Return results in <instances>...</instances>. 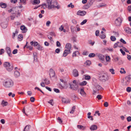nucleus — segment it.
Instances as JSON below:
<instances>
[{
	"mask_svg": "<svg viewBox=\"0 0 131 131\" xmlns=\"http://www.w3.org/2000/svg\"><path fill=\"white\" fill-rule=\"evenodd\" d=\"M95 54L94 53H90L89 55V57L90 58H92L95 57Z\"/></svg>",
	"mask_w": 131,
	"mask_h": 131,
	"instance_id": "obj_37",
	"label": "nucleus"
},
{
	"mask_svg": "<svg viewBox=\"0 0 131 131\" xmlns=\"http://www.w3.org/2000/svg\"><path fill=\"white\" fill-rule=\"evenodd\" d=\"M79 54V53L78 51H75L73 52L72 54V57H76L77 54Z\"/></svg>",
	"mask_w": 131,
	"mask_h": 131,
	"instance_id": "obj_29",
	"label": "nucleus"
},
{
	"mask_svg": "<svg viewBox=\"0 0 131 131\" xmlns=\"http://www.w3.org/2000/svg\"><path fill=\"white\" fill-rule=\"evenodd\" d=\"M73 74L75 77H77L79 75L78 71L76 69H74L73 71Z\"/></svg>",
	"mask_w": 131,
	"mask_h": 131,
	"instance_id": "obj_13",
	"label": "nucleus"
},
{
	"mask_svg": "<svg viewBox=\"0 0 131 131\" xmlns=\"http://www.w3.org/2000/svg\"><path fill=\"white\" fill-rule=\"evenodd\" d=\"M124 30L126 32L129 34L131 33V29L129 27H126L125 29Z\"/></svg>",
	"mask_w": 131,
	"mask_h": 131,
	"instance_id": "obj_14",
	"label": "nucleus"
},
{
	"mask_svg": "<svg viewBox=\"0 0 131 131\" xmlns=\"http://www.w3.org/2000/svg\"><path fill=\"white\" fill-rule=\"evenodd\" d=\"M111 73L113 74H115V73L114 72V70L112 69H109Z\"/></svg>",
	"mask_w": 131,
	"mask_h": 131,
	"instance_id": "obj_41",
	"label": "nucleus"
},
{
	"mask_svg": "<svg viewBox=\"0 0 131 131\" xmlns=\"http://www.w3.org/2000/svg\"><path fill=\"white\" fill-rule=\"evenodd\" d=\"M85 77V79L86 80H89L91 79V77L89 75L87 74H85L84 75Z\"/></svg>",
	"mask_w": 131,
	"mask_h": 131,
	"instance_id": "obj_30",
	"label": "nucleus"
},
{
	"mask_svg": "<svg viewBox=\"0 0 131 131\" xmlns=\"http://www.w3.org/2000/svg\"><path fill=\"white\" fill-rule=\"evenodd\" d=\"M8 104V103L7 102L5 101L4 100H3L2 103V105L3 106H6Z\"/></svg>",
	"mask_w": 131,
	"mask_h": 131,
	"instance_id": "obj_31",
	"label": "nucleus"
},
{
	"mask_svg": "<svg viewBox=\"0 0 131 131\" xmlns=\"http://www.w3.org/2000/svg\"><path fill=\"white\" fill-rule=\"evenodd\" d=\"M62 101L63 103H65L66 104L69 103L70 101L68 99H66L64 98H62Z\"/></svg>",
	"mask_w": 131,
	"mask_h": 131,
	"instance_id": "obj_19",
	"label": "nucleus"
},
{
	"mask_svg": "<svg viewBox=\"0 0 131 131\" xmlns=\"http://www.w3.org/2000/svg\"><path fill=\"white\" fill-rule=\"evenodd\" d=\"M75 106H73V107H72V110L70 112V113L73 114V113L75 109Z\"/></svg>",
	"mask_w": 131,
	"mask_h": 131,
	"instance_id": "obj_36",
	"label": "nucleus"
},
{
	"mask_svg": "<svg viewBox=\"0 0 131 131\" xmlns=\"http://www.w3.org/2000/svg\"><path fill=\"white\" fill-rule=\"evenodd\" d=\"M121 70L120 72L121 74H125L126 73V71H125L124 68H121Z\"/></svg>",
	"mask_w": 131,
	"mask_h": 131,
	"instance_id": "obj_33",
	"label": "nucleus"
},
{
	"mask_svg": "<svg viewBox=\"0 0 131 131\" xmlns=\"http://www.w3.org/2000/svg\"><path fill=\"white\" fill-rule=\"evenodd\" d=\"M37 49L39 50H43V48L42 47L38 44V45L37 46Z\"/></svg>",
	"mask_w": 131,
	"mask_h": 131,
	"instance_id": "obj_34",
	"label": "nucleus"
},
{
	"mask_svg": "<svg viewBox=\"0 0 131 131\" xmlns=\"http://www.w3.org/2000/svg\"><path fill=\"white\" fill-rule=\"evenodd\" d=\"M106 5L104 3H102L101 4H100V5H99V7H100L102 6H106Z\"/></svg>",
	"mask_w": 131,
	"mask_h": 131,
	"instance_id": "obj_55",
	"label": "nucleus"
},
{
	"mask_svg": "<svg viewBox=\"0 0 131 131\" xmlns=\"http://www.w3.org/2000/svg\"><path fill=\"white\" fill-rule=\"evenodd\" d=\"M4 66L8 71H11L13 69V65H11L8 62H5L4 63Z\"/></svg>",
	"mask_w": 131,
	"mask_h": 131,
	"instance_id": "obj_2",
	"label": "nucleus"
},
{
	"mask_svg": "<svg viewBox=\"0 0 131 131\" xmlns=\"http://www.w3.org/2000/svg\"><path fill=\"white\" fill-rule=\"evenodd\" d=\"M52 6H53V7L52 8H57V9H59L60 8V6L58 5H57V6H54V5H52Z\"/></svg>",
	"mask_w": 131,
	"mask_h": 131,
	"instance_id": "obj_42",
	"label": "nucleus"
},
{
	"mask_svg": "<svg viewBox=\"0 0 131 131\" xmlns=\"http://www.w3.org/2000/svg\"><path fill=\"white\" fill-rule=\"evenodd\" d=\"M55 73L54 71L52 69H51L49 71V74L50 78L54 76Z\"/></svg>",
	"mask_w": 131,
	"mask_h": 131,
	"instance_id": "obj_9",
	"label": "nucleus"
},
{
	"mask_svg": "<svg viewBox=\"0 0 131 131\" xmlns=\"http://www.w3.org/2000/svg\"><path fill=\"white\" fill-rule=\"evenodd\" d=\"M47 6L46 5V4L44 3V4H43L41 5V8L43 9H45L46 8Z\"/></svg>",
	"mask_w": 131,
	"mask_h": 131,
	"instance_id": "obj_48",
	"label": "nucleus"
},
{
	"mask_svg": "<svg viewBox=\"0 0 131 131\" xmlns=\"http://www.w3.org/2000/svg\"><path fill=\"white\" fill-rule=\"evenodd\" d=\"M48 4V8L49 9L52 8L53 7L52 6L53 3H52V0H46Z\"/></svg>",
	"mask_w": 131,
	"mask_h": 131,
	"instance_id": "obj_7",
	"label": "nucleus"
},
{
	"mask_svg": "<svg viewBox=\"0 0 131 131\" xmlns=\"http://www.w3.org/2000/svg\"><path fill=\"white\" fill-rule=\"evenodd\" d=\"M68 7H71V8H73L74 7V6L72 5V3H70V4L68 5Z\"/></svg>",
	"mask_w": 131,
	"mask_h": 131,
	"instance_id": "obj_45",
	"label": "nucleus"
},
{
	"mask_svg": "<svg viewBox=\"0 0 131 131\" xmlns=\"http://www.w3.org/2000/svg\"><path fill=\"white\" fill-rule=\"evenodd\" d=\"M20 29L24 31V32H26L27 30V29L24 25L21 26Z\"/></svg>",
	"mask_w": 131,
	"mask_h": 131,
	"instance_id": "obj_20",
	"label": "nucleus"
},
{
	"mask_svg": "<svg viewBox=\"0 0 131 131\" xmlns=\"http://www.w3.org/2000/svg\"><path fill=\"white\" fill-rule=\"evenodd\" d=\"M39 0H34L32 4L33 5L38 4L40 3Z\"/></svg>",
	"mask_w": 131,
	"mask_h": 131,
	"instance_id": "obj_28",
	"label": "nucleus"
},
{
	"mask_svg": "<svg viewBox=\"0 0 131 131\" xmlns=\"http://www.w3.org/2000/svg\"><path fill=\"white\" fill-rule=\"evenodd\" d=\"M3 85L5 88H10L14 85V82L11 79H6L3 82Z\"/></svg>",
	"mask_w": 131,
	"mask_h": 131,
	"instance_id": "obj_1",
	"label": "nucleus"
},
{
	"mask_svg": "<svg viewBox=\"0 0 131 131\" xmlns=\"http://www.w3.org/2000/svg\"><path fill=\"white\" fill-rule=\"evenodd\" d=\"M126 91L128 92H130L131 91V88L128 87L126 88Z\"/></svg>",
	"mask_w": 131,
	"mask_h": 131,
	"instance_id": "obj_47",
	"label": "nucleus"
},
{
	"mask_svg": "<svg viewBox=\"0 0 131 131\" xmlns=\"http://www.w3.org/2000/svg\"><path fill=\"white\" fill-rule=\"evenodd\" d=\"M80 93L84 97L86 96V94L83 89H81Z\"/></svg>",
	"mask_w": 131,
	"mask_h": 131,
	"instance_id": "obj_18",
	"label": "nucleus"
},
{
	"mask_svg": "<svg viewBox=\"0 0 131 131\" xmlns=\"http://www.w3.org/2000/svg\"><path fill=\"white\" fill-rule=\"evenodd\" d=\"M26 0H20V2L23 4H26Z\"/></svg>",
	"mask_w": 131,
	"mask_h": 131,
	"instance_id": "obj_56",
	"label": "nucleus"
},
{
	"mask_svg": "<svg viewBox=\"0 0 131 131\" xmlns=\"http://www.w3.org/2000/svg\"><path fill=\"white\" fill-rule=\"evenodd\" d=\"M44 81H46L45 82V83L46 84H48L50 83V81L49 80H47L46 78L44 79Z\"/></svg>",
	"mask_w": 131,
	"mask_h": 131,
	"instance_id": "obj_39",
	"label": "nucleus"
},
{
	"mask_svg": "<svg viewBox=\"0 0 131 131\" xmlns=\"http://www.w3.org/2000/svg\"><path fill=\"white\" fill-rule=\"evenodd\" d=\"M17 52V50L15 49L13 50V53L14 54H16Z\"/></svg>",
	"mask_w": 131,
	"mask_h": 131,
	"instance_id": "obj_64",
	"label": "nucleus"
},
{
	"mask_svg": "<svg viewBox=\"0 0 131 131\" xmlns=\"http://www.w3.org/2000/svg\"><path fill=\"white\" fill-rule=\"evenodd\" d=\"M0 5L3 8H5L7 6L6 4L5 3H3L1 2L0 3Z\"/></svg>",
	"mask_w": 131,
	"mask_h": 131,
	"instance_id": "obj_26",
	"label": "nucleus"
},
{
	"mask_svg": "<svg viewBox=\"0 0 131 131\" xmlns=\"http://www.w3.org/2000/svg\"><path fill=\"white\" fill-rule=\"evenodd\" d=\"M8 96H10L11 95H12V97H14L15 95V94H12V92H10L8 94Z\"/></svg>",
	"mask_w": 131,
	"mask_h": 131,
	"instance_id": "obj_46",
	"label": "nucleus"
},
{
	"mask_svg": "<svg viewBox=\"0 0 131 131\" xmlns=\"http://www.w3.org/2000/svg\"><path fill=\"white\" fill-rule=\"evenodd\" d=\"M86 13V12L85 11H81L79 10L77 12V14L78 15L81 16H83L85 15Z\"/></svg>",
	"mask_w": 131,
	"mask_h": 131,
	"instance_id": "obj_10",
	"label": "nucleus"
},
{
	"mask_svg": "<svg viewBox=\"0 0 131 131\" xmlns=\"http://www.w3.org/2000/svg\"><path fill=\"white\" fill-rule=\"evenodd\" d=\"M87 83L86 81H83L80 83V85L81 86H84L86 85Z\"/></svg>",
	"mask_w": 131,
	"mask_h": 131,
	"instance_id": "obj_32",
	"label": "nucleus"
},
{
	"mask_svg": "<svg viewBox=\"0 0 131 131\" xmlns=\"http://www.w3.org/2000/svg\"><path fill=\"white\" fill-rule=\"evenodd\" d=\"M1 25L2 27L4 28H6L7 26L6 22H5L4 23H2Z\"/></svg>",
	"mask_w": 131,
	"mask_h": 131,
	"instance_id": "obj_27",
	"label": "nucleus"
},
{
	"mask_svg": "<svg viewBox=\"0 0 131 131\" xmlns=\"http://www.w3.org/2000/svg\"><path fill=\"white\" fill-rule=\"evenodd\" d=\"M33 54L34 57V60H35V58H37V53L36 52H34L33 53Z\"/></svg>",
	"mask_w": 131,
	"mask_h": 131,
	"instance_id": "obj_53",
	"label": "nucleus"
},
{
	"mask_svg": "<svg viewBox=\"0 0 131 131\" xmlns=\"http://www.w3.org/2000/svg\"><path fill=\"white\" fill-rule=\"evenodd\" d=\"M97 56L99 59L101 61H104V56L103 55L101 54H98Z\"/></svg>",
	"mask_w": 131,
	"mask_h": 131,
	"instance_id": "obj_15",
	"label": "nucleus"
},
{
	"mask_svg": "<svg viewBox=\"0 0 131 131\" xmlns=\"http://www.w3.org/2000/svg\"><path fill=\"white\" fill-rule=\"evenodd\" d=\"M54 91L56 93H59L60 92V90L58 89L54 88Z\"/></svg>",
	"mask_w": 131,
	"mask_h": 131,
	"instance_id": "obj_57",
	"label": "nucleus"
},
{
	"mask_svg": "<svg viewBox=\"0 0 131 131\" xmlns=\"http://www.w3.org/2000/svg\"><path fill=\"white\" fill-rule=\"evenodd\" d=\"M70 88L73 90H76L78 89V86L77 84L70 83Z\"/></svg>",
	"mask_w": 131,
	"mask_h": 131,
	"instance_id": "obj_8",
	"label": "nucleus"
},
{
	"mask_svg": "<svg viewBox=\"0 0 131 131\" xmlns=\"http://www.w3.org/2000/svg\"><path fill=\"white\" fill-rule=\"evenodd\" d=\"M35 100V98L33 97H31L30 98V101L31 102H34Z\"/></svg>",
	"mask_w": 131,
	"mask_h": 131,
	"instance_id": "obj_61",
	"label": "nucleus"
},
{
	"mask_svg": "<svg viewBox=\"0 0 131 131\" xmlns=\"http://www.w3.org/2000/svg\"><path fill=\"white\" fill-rule=\"evenodd\" d=\"M95 0H89L88 2V8L90 6H91L95 2Z\"/></svg>",
	"mask_w": 131,
	"mask_h": 131,
	"instance_id": "obj_17",
	"label": "nucleus"
},
{
	"mask_svg": "<svg viewBox=\"0 0 131 131\" xmlns=\"http://www.w3.org/2000/svg\"><path fill=\"white\" fill-rule=\"evenodd\" d=\"M101 80L103 82L105 81L108 79V77L107 74L104 73L100 77Z\"/></svg>",
	"mask_w": 131,
	"mask_h": 131,
	"instance_id": "obj_6",
	"label": "nucleus"
},
{
	"mask_svg": "<svg viewBox=\"0 0 131 131\" xmlns=\"http://www.w3.org/2000/svg\"><path fill=\"white\" fill-rule=\"evenodd\" d=\"M70 51H71L70 50L68 49L65 50L63 53V56L65 57L68 54L70 53Z\"/></svg>",
	"mask_w": 131,
	"mask_h": 131,
	"instance_id": "obj_12",
	"label": "nucleus"
},
{
	"mask_svg": "<svg viewBox=\"0 0 131 131\" xmlns=\"http://www.w3.org/2000/svg\"><path fill=\"white\" fill-rule=\"evenodd\" d=\"M14 75L15 77H17L20 76V74L19 71L16 70L14 72Z\"/></svg>",
	"mask_w": 131,
	"mask_h": 131,
	"instance_id": "obj_23",
	"label": "nucleus"
},
{
	"mask_svg": "<svg viewBox=\"0 0 131 131\" xmlns=\"http://www.w3.org/2000/svg\"><path fill=\"white\" fill-rule=\"evenodd\" d=\"M58 120V121L59 122V123L60 124H61L62 122V121L61 120V118L59 117H58L57 118Z\"/></svg>",
	"mask_w": 131,
	"mask_h": 131,
	"instance_id": "obj_50",
	"label": "nucleus"
},
{
	"mask_svg": "<svg viewBox=\"0 0 131 131\" xmlns=\"http://www.w3.org/2000/svg\"><path fill=\"white\" fill-rule=\"evenodd\" d=\"M87 21L86 19H84V20L81 23V25H83Z\"/></svg>",
	"mask_w": 131,
	"mask_h": 131,
	"instance_id": "obj_51",
	"label": "nucleus"
},
{
	"mask_svg": "<svg viewBox=\"0 0 131 131\" xmlns=\"http://www.w3.org/2000/svg\"><path fill=\"white\" fill-rule=\"evenodd\" d=\"M120 40L121 42H122L124 44H125L126 43V42L122 38Z\"/></svg>",
	"mask_w": 131,
	"mask_h": 131,
	"instance_id": "obj_58",
	"label": "nucleus"
},
{
	"mask_svg": "<svg viewBox=\"0 0 131 131\" xmlns=\"http://www.w3.org/2000/svg\"><path fill=\"white\" fill-rule=\"evenodd\" d=\"M7 52L9 57H11L12 54L11 53V51L10 48L9 47H7L6 48Z\"/></svg>",
	"mask_w": 131,
	"mask_h": 131,
	"instance_id": "obj_11",
	"label": "nucleus"
},
{
	"mask_svg": "<svg viewBox=\"0 0 131 131\" xmlns=\"http://www.w3.org/2000/svg\"><path fill=\"white\" fill-rule=\"evenodd\" d=\"M51 23L50 21L48 20L47 21L46 23V25L47 27H49L50 26V24Z\"/></svg>",
	"mask_w": 131,
	"mask_h": 131,
	"instance_id": "obj_44",
	"label": "nucleus"
},
{
	"mask_svg": "<svg viewBox=\"0 0 131 131\" xmlns=\"http://www.w3.org/2000/svg\"><path fill=\"white\" fill-rule=\"evenodd\" d=\"M53 100V99H51L48 102V103L50 104L51 105L53 106L54 104Z\"/></svg>",
	"mask_w": 131,
	"mask_h": 131,
	"instance_id": "obj_35",
	"label": "nucleus"
},
{
	"mask_svg": "<svg viewBox=\"0 0 131 131\" xmlns=\"http://www.w3.org/2000/svg\"><path fill=\"white\" fill-rule=\"evenodd\" d=\"M102 89L103 90V89L101 87L100 85L97 84H95L93 91L94 93L93 94H95V93H99L98 91L101 90Z\"/></svg>",
	"mask_w": 131,
	"mask_h": 131,
	"instance_id": "obj_4",
	"label": "nucleus"
},
{
	"mask_svg": "<svg viewBox=\"0 0 131 131\" xmlns=\"http://www.w3.org/2000/svg\"><path fill=\"white\" fill-rule=\"evenodd\" d=\"M52 3H53L52 5H54V6L57 5L58 4V3L56 1H53Z\"/></svg>",
	"mask_w": 131,
	"mask_h": 131,
	"instance_id": "obj_52",
	"label": "nucleus"
},
{
	"mask_svg": "<svg viewBox=\"0 0 131 131\" xmlns=\"http://www.w3.org/2000/svg\"><path fill=\"white\" fill-rule=\"evenodd\" d=\"M128 10L129 13H131V5L128 6Z\"/></svg>",
	"mask_w": 131,
	"mask_h": 131,
	"instance_id": "obj_60",
	"label": "nucleus"
},
{
	"mask_svg": "<svg viewBox=\"0 0 131 131\" xmlns=\"http://www.w3.org/2000/svg\"><path fill=\"white\" fill-rule=\"evenodd\" d=\"M85 63L86 64V65L88 66H89L91 63V61L90 60H87L86 62Z\"/></svg>",
	"mask_w": 131,
	"mask_h": 131,
	"instance_id": "obj_43",
	"label": "nucleus"
},
{
	"mask_svg": "<svg viewBox=\"0 0 131 131\" xmlns=\"http://www.w3.org/2000/svg\"><path fill=\"white\" fill-rule=\"evenodd\" d=\"M122 21V18L120 17H118L115 20V24L116 26H119L121 25Z\"/></svg>",
	"mask_w": 131,
	"mask_h": 131,
	"instance_id": "obj_5",
	"label": "nucleus"
},
{
	"mask_svg": "<svg viewBox=\"0 0 131 131\" xmlns=\"http://www.w3.org/2000/svg\"><path fill=\"white\" fill-rule=\"evenodd\" d=\"M106 61H109V60L110 59V58L109 56H106Z\"/></svg>",
	"mask_w": 131,
	"mask_h": 131,
	"instance_id": "obj_59",
	"label": "nucleus"
},
{
	"mask_svg": "<svg viewBox=\"0 0 131 131\" xmlns=\"http://www.w3.org/2000/svg\"><path fill=\"white\" fill-rule=\"evenodd\" d=\"M97 128V126L95 125H92L90 127V129L91 130H96Z\"/></svg>",
	"mask_w": 131,
	"mask_h": 131,
	"instance_id": "obj_16",
	"label": "nucleus"
},
{
	"mask_svg": "<svg viewBox=\"0 0 131 131\" xmlns=\"http://www.w3.org/2000/svg\"><path fill=\"white\" fill-rule=\"evenodd\" d=\"M18 33V31H17V30H16L15 33H14V32L13 33V35H12V37L14 39V38L16 35V34H17Z\"/></svg>",
	"mask_w": 131,
	"mask_h": 131,
	"instance_id": "obj_38",
	"label": "nucleus"
},
{
	"mask_svg": "<svg viewBox=\"0 0 131 131\" xmlns=\"http://www.w3.org/2000/svg\"><path fill=\"white\" fill-rule=\"evenodd\" d=\"M18 38L19 39H20L21 40H22L23 39V36L22 35H19L18 36Z\"/></svg>",
	"mask_w": 131,
	"mask_h": 131,
	"instance_id": "obj_62",
	"label": "nucleus"
},
{
	"mask_svg": "<svg viewBox=\"0 0 131 131\" xmlns=\"http://www.w3.org/2000/svg\"><path fill=\"white\" fill-rule=\"evenodd\" d=\"M31 126L30 125L26 126L24 129L23 131H29Z\"/></svg>",
	"mask_w": 131,
	"mask_h": 131,
	"instance_id": "obj_22",
	"label": "nucleus"
},
{
	"mask_svg": "<svg viewBox=\"0 0 131 131\" xmlns=\"http://www.w3.org/2000/svg\"><path fill=\"white\" fill-rule=\"evenodd\" d=\"M121 43V42H117V43H115L114 44V48H117L118 46L119 47H122V46H120V45Z\"/></svg>",
	"mask_w": 131,
	"mask_h": 131,
	"instance_id": "obj_21",
	"label": "nucleus"
},
{
	"mask_svg": "<svg viewBox=\"0 0 131 131\" xmlns=\"http://www.w3.org/2000/svg\"><path fill=\"white\" fill-rule=\"evenodd\" d=\"M96 98L99 100H101L102 98V96L101 95H98L97 96Z\"/></svg>",
	"mask_w": 131,
	"mask_h": 131,
	"instance_id": "obj_49",
	"label": "nucleus"
},
{
	"mask_svg": "<svg viewBox=\"0 0 131 131\" xmlns=\"http://www.w3.org/2000/svg\"><path fill=\"white\" fill-rule=\"evenodd\" d=\"M71 45L70 43H68L66 44L65 46V48L68 50H70L71 49Z\"/></svg>",
	"mask_w": 131,
	"mask_h": 131,
	"instance_id": "obj_24",
	"label": "nucleus"
},
{
	"mask_svg": "<svg viewBox=\"0 0 131 131\" xmlns=\"http://www.w3.org/2000/svg\"><path fill=\"white\" fill-rule=\"evenodd\" d=\"M100 38L102 39H104L106 37V35L104 34H103L101 35H100Z\"/></svg>",
	"mask_w": 131,
	"mask_h": 131,
	"instance_id": "obj_54",
	"label": "nucleus"
},
{
	"mask_svg": "<svg viewBox=\"0 0 131 131\" xmlns=\"http://www.w3.org/2000/svg\"><path fill=\"white\" fill-rule=\"evenodd\" d=\"M131 79V76L129 75L126 77L122 81L123 85H127L129 84Z\"/></svg>",
	"mask_w": 131,
	"mask_h": 131,
	"instance_id": "obj_3",
	"label": "nucleus"
},
{
	"mask_svg": "<svg viewBox=\"0 0 131 131\" xmlns=\"http://www.w3.org/2000/svg\"><path fill=\"white\" fill-rule=\"evenodd\" d=\"M30 44L31 45L34 46H37L38 45V43L37 42H34L33 41H31L30 42Z\"/></svg>",
	"mask_w": 131,
	"mask_h": 131,
	"instance_id": "obj_25",
	"label": "nucleus"
},
{
	"mask_svg": "<svg viewBox=\"0 0 131 131\" xmlns=\"http://www.w3.org/2000/svg\"><path fill=\"white\" fill-rule=\"evenodd\" d=\"M111 40L112 41H114L116 40V38L114 36H111L110 37Z\"/></svg>",
	"mask_w": 131,
	"mask_h": 131,
	"instance_id": "obj_40",
	"label": "nucleus"
},
{
	"mask_svg": "<svg viewBox=\"0 0 131 131\" xmlns=\"http://www.w3.org/2000/svg\"><path fill=\"white\" fill-rule=\"evenodd\" d=\"M99 31L97 30L95 32V35L96 36H98L99 35Z\"/></svg>",
	"mask_w": 131,
	"mask_h": 131,
	"instance_id": "obj_63",
	"label": "nucleus"
}]
</instances>
